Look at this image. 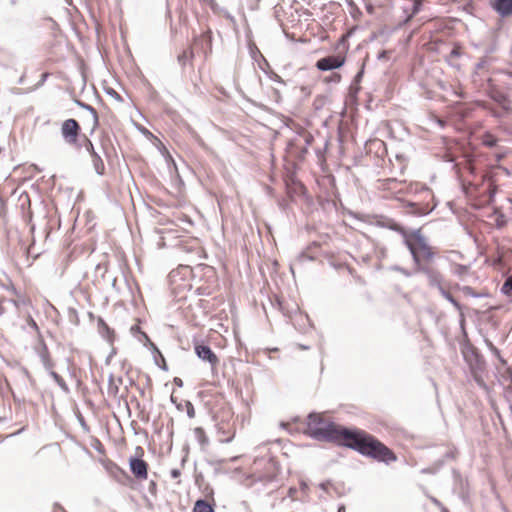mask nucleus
I'll return each instance as SVG.
<instances>
[{
    "mask_svg": "<svg viewBox=\"0 0 512 512\" xmlns=\"http://www.w3.org/2000/svg\"><path fill=\"white\" fill-rule=\"evenodd\" d=\"M307 433L316 440H343L344 446L378 461L390 463L397 459L391 449L366 431L339 427L317 413L309 414Z\"/></svg>",
    "mask_w": 512,
    "mask_h": 512,
    "instance_id": "f257e3e1",
    "label": "nucleus"
},
{
    "mask_svg": "<svg viewBox=\"0 0 512 512\" xmlns=\"http://www.w3.org/2000/svg\"><path fill=\"white\" fill-rule=\"evenodd\" d=\"M412 240L405 239L404 243L408 250L410 251V247L413 248L414 252L417 256H420V262L422 260L430 261L434 257V251L432 247L429 245L427 238L420 232V230H416L411 235Z\"/></svg>",
    "mask_w": 512,
    "mask_h": 512,
    "instance_id": "f03ea898",
    "label": "nucleus"
},
{
    "mask_svg": "<svg viewBox=\"0 0 512 512\" xmlns=\"http://www.w3.org/2000/svg\"><path fill=\"white\" fill-rule=\"evenodd\" d=\"M410 253L415 265V272H421L425 274L430 286L437 287L438 290H440V287H442V275L434 268L423 265L420 262V256L416 255L412 247H410Z\"/></svg>",
    "mask_w": 512,
    "mask_h": 512,
    "instance_id": "7ed1b4c3",
    "label": "nucleus"
},
{
    "mask_svg": "<svg viewBox=\"0 0 512 512\" xmlns=\"http://www.w3.org/2000/svg\"><path fill=\"white\" fill-rule=\"evenodd\" d=\"M81 127L75 119H67L61 125V135L66 144L77 146Z\"/></svg>",
    "mask_w": 512,
    "mask_h": 512,
    "instance_id": "20e7f679",
    "label": "nucleus"
},
{
    "mask_svg": "<svg viewBox=\"0 0 512 512\" xmlns=\"http://www.w3.org/2000/svg\"><path fill=\"white\" fill-rule=\"evenodd\" d=\"M195 354L202 361L208 362L212 369L219 364V358L208 345L196 344L194 347Z\"/></svg>",
    "mask_w": 512,
    "mask_h": 512,
    "instance_id": "39448f33",
    "label": "nucleus"
},
{
    "mask_svg": "<svg viewBox=\"0 0 512 512\" xmlns=\"http://www.w3.org/2000/svg\"><path fill=\"white\" fill-rule=\"evenodd\" d=\"M344 62V57L332 55L319 59L316 63V67L321 71H329L341 67Z\"/></svg>",
    "mask_w": 512,
    "mask_h": 512,
    "instance_id": "423d86ee",
    "label": "nucleus"
},
{
    "mask_svg": "<svg viewBox=\"0 0 512 512\" xmlns=\"http://www.w3.org/2000/svg\"><path fill=\"white\" fill-rule=\"evenodd\" d=\"M85 139V149L91 156L93 167L98 175H103L105 172V165L100 155L95 151L92 142L84 136Z\"/></svg>",
    "mask_w": 512,
    "mask_h": 512,
    "instance_id": "0eeeda50",
    "label": "nucleus"
},
{
    "mask_svg": "<svg viewBox=\"0 0 512 512\" xmlns=\"http://www.w3.org/2000/svg\"><path fill=\"white\" fill-rule=\"evenodd\" d=\"M130 470L138 480H146L148 476V465L140 458H131L129 461Z\"/></svg>",
    "mask_w": 512,
    "mask_h": 512,
    "instance_id": "6e6552de",
    "label": "nucleus"
},
{
    "mask_svg": "<svg viewBox=\"0 0 512 512\" xmlns=\"http://www.w3.org/2000/svg\"><path fill=\"white\" fill-rule=\"evenodd\" d=\"M493 7L502 17L512 14V0H496Z\"/></svg>",
    "mask_w": 512,
    "mask_h": 512,
    "instance_id": "1a4fd4ad",
    "label": "nucleus"
},
{
    "mask_svg": "<svg viewBox=\"0 0 512 512\" xmlns=\"http://www.w3.org/2000/svg\"><path fill=\"white\" fill-rule=\"evenodd\" d=\"M409 208V213L415 216H424L429 214L433 208L429 207V205H421L413 202H409L406 205Z\"/></svg>",
    "mask_w": 512,
    "mask_h": 512,
    "instance_id": "9d476101",
    "label": "nucleus"
},
{
    "mask_svg": "<svg viewBox=\"0 0 512 512\" xmlns=\"http://www.w3.org/2000/svg\"><path fill=\"white\" fill-rule=\"evenodd\" d=\"M492 99L500 104L505 111H512L510 107V100L508 96L501 91L495 90L494 93L491 94Z\"/></svg>",
    "mask_w": 512,
    "mask_h": 512,
    "instance_id": "9b49d317",
    "label": "nucleus"
},
{
    "mask_svg": "<svg viewBox=\"0 0 512 512\" xmlns=\"http://www.w3.org/2000/svg\"><path fill=\"white\" fill-rule=\"evenodd\" d=\"M193 512H214V510L208 502L200 499L196 501Z\"/></svg>",
    "mask_w": 512,
    "mask_h": 512,
    "instance_id": "f8f14e48",
    "label": "nucleus"
},
{
    "mask_svg": "<svg viewBox=\"0 0 512 512\" xmlns=\"http://www.w3.org/2000/svg\"><path fill=\"white\" fill-rule=\"evenodd\" d=\"M440 294L446 299L448 300L458 311H461L462 307L461 305L457 302V300L448 292L446 291L443 287H440V290H439Z\"/></svg>",
    "mask_w": 512,
    "mask_h": 512,
    "instance_id": "ddd939ff",
    "label": "nucleus"
},
{
    "mask_svg": "<svg viewBox=\"0 0 512 512\" xmlns=\"http://www.w3.org/2000/svg\"><path fill=\"white\" fill-rule=\"evenodd\" d=\"M50 376L54 379V381L58 384V386L65 392H69V387L64 381V379L55 371L50 372Z\"/></svg>",
    "mask_w": 512,
    "mask_h": 512,
    "instance_id": "4468645a",
    "label": "nucleus"
},
{
    "mask_svg": "<svg viewBox=\"0 0 512 512\" xmlns=\"http://www.w3.org/2000/svg\"><path fill=\"white\" fill-rule=\"evenodd\" d=\"M194 54L191 50H185L178 56V62L181 66H185L193 58Z\"/></svg>",
    "mask_w": 512,
    "mask_h": 512,
    "instance_id": "2eb2a0df",
    "label": "nucleus"
},
{
    "mask_svg": "<svg viewBox=\"0 0 512 512\" xmlns=\"http://www.w3.org/2000/svg\"><path fill=\"white\" fill-rule=\"evenodd\" d=\"M218 433L220 435L219 441L222 443H229L233 440L235 433L234 432H226L219 428Z\"/></svg>",
    "mask_w": 512,
    "mask_h": 512,
    "instance_id": "dca6fc26",
    "label": "nucleus"
},
{
    "mask_svg": "<svg viewBox=\"0 0 512 512\" xmlns=\"http://www.w3.org/2000/svg\"><path fill=\"white\" fill-rule=\"evenodd\" d=\"M501 291L503 294L507 296H512V276L508 277L504 284L501 287Z\"/></svg>",
    "mask_w": 512,
    "mask_h": 512,
    "instance_id": "f3484780",
    "label": "nucleus"
},
{
    "mask_svg": "<svg viewBox=\"0 0 512 512\" xmlns=\"http://www.w3.org/2000/svg\"><path fill=\"white\" fill-rule=\"evenodd\" d=\"M194 434L196 435L197 439L201 444H207L208 438L205 435V431L201 427H197L194 429Z\"/></svg>",
    "mask_w": 512,
    "mask_h": 512,
    "instance_id": "a211bd4d",
    "label": "nucleus"
},
{
    "mask_svg": "<svg viewBox=\"0 0 512 512\" xmlns=\"http://www.w3.org/2000/svg\"><path fill=\"white\" fill-rule=\"evenodd\" d=\"M118 390H119V388H118V385L114 381L113 375H110V377H109V387H108L109 394L116 396L117 393H118Z\"/></svg>",
    "mask_w": 512,
    "mask_h": 512,
    "instance_id": "6ab92c4d",
    "label": "nucleus"
},
{
    "mask_svg": "<svg viewBox=\"0 0 512 512\" xmlns=\"http://www.w3.org/2000/svg\"><path fill=\"white\" fill-rule=\"evenodd\" d=\"M483 144L487 147H494L497 144V139L491 134H486L483 138Z\"/></svg>",
    "mask_w": 512,
    "mask_h": 512,
    "instance_id": "aec40b11",
    "label": "nucleus"
},
{
    "mask_svg": "<svg viewBox=\"0 0 512 512\" xmlns=\"http://www.w3.org/2000/svg\"><path fill=\"white\" fill-rule=\"evenodd\" d=\"M486 344L488 346V348L490 349V351L502 362V363H505V361L502 359L501 355H500V351L499 349L493 345L492 342H490L489 340H486Z\"/></svg>",
    "mask_w": 512,
    "mask_h": 512,
    "instance_id": "412c9836",
    "label": "nucleus"
},
{
    "mask_svg": "<svg viewBox=\"0 0 512 512\" xmlns=\"http://www.w3.org/2000/svg\"><path fill=\"white\" fill-rule=\"evenodd\" d=\"M468 267L462 264H457L454 267L453 273L457 276H463L467 273Z\"/></svg>",
    "mask_w": 512,
    "mask_h": 512,
    "instance_id": "4be33fe9",
    "label": "nucleus"
},
{
    "mask_svg": "<svg viewBox=\"0 0 512 512\" xmlns=\"http://www.w3.org/2000/svg\"><path fill=\"white\" fill-rule=\"evenodd\" d=\"M82 106L91 112V114L93 116V123H94L93 128L97 127L98 126V115H97L96 110L87 104H83Z\"/></svg>",
    "mask_w": 512,
    "mask_h": 512,
    "instance_id": "5701e85b",
    "label": "nucleus"
},
{
    "mask_svg": "<svg viewBox=\"0 0 512 512\" xmlns=\"http://www.w3.org/2000/svg\"><path fill=\"white\" fill-rule=\"evenodd\" d=\"M98 326H99V331L104 335V333H107L106 337L109 338V334H110V328L108 327V325L102 320L100 319L99 322H98Z\"/></svg>",
    "mask_w": 512,
    "mask_h": 512,
    "instance_id": "b1692460",
    "label": "nucleus"
},
{
    "mask_svg": "<svg viewBox=\"0 0 512 512\" xmlns=\"http://www.w3.org/2000/svg\"><path fill=\"white\" fill-rule=\"evenodd\" d=\"M386 225L389 229H391L393 231L401 232L404 234L403 228L398 223L394 222L393 220H388V223Z\"/></svg>",
    "mask_w": 512,
    "mask_h": 512,
    "instance_id": "393cba45",
    "label": "nucleus"
},
{
    "mask_svg": "<svg viewBox=\"0 0 512 512\" xmlns=\"http://www.w3.org/2000/svg\"><path fill=\"white\" fill-rule=\"evenodd\" d=\"M186 407H187V415L189 418H194L195 417V410H194V406L191 402H187L186 404Z\"/></svg>",
    "mask_w": 512,
    "mask_h": 512,
    "instance_id": "a878e982",
    "label": "nucleus"
},
{
    "mask_svg": "<svg viewBox=\"0 0 512 512\" xmlns=\"http://www.w3.org/2000/svg\"><path fill=\"white\" fill-rule=\"evenodd\" d=\"M269 78L274 81V82H277V83H280V84H284V80L275 72H271L269 74Z\"/></svg>",
    "mask_w": 512,
    "mask_h": 512,
    "instance_id": "bb28decb",
    "label": "nucleus"
},
{
    "mask_svg": "<svg viewBox=\"0 0 512 512\" xmlns=\"http://www.w3.org/2000/svg\"><path fill=\"white\" fill-rule=\"evenodd\" d=\"M393 269H394L395 271H398V272L402 273V274H403V275H405L406 277H410V276L412 275V273H411V272H409V271H407L406 269L401 268V267H399V266H395Z\"/></svg>",
    "mask_w": 512,
    "mask_h": 512,
    "instance_id": "cd10ccee",
    "label": "nucleus"
},
{
    "mask_svg": "<svg viewBox=\"0 0 512 512\" xmlns=\"http://www.w3.org/2000/svg\"><path fill=\"white\" fill-rule=\"evenodd\" d=\"M170 475L173 479H177L181 475V471L179 469H172Z\"/></svg>",
    "mask_w": 512,
    "mask_h": 512,
    "instance_id": "c85d7f7f",
    "label": "nucleus"
},
{
    "mask_svg": "<svg viewBox=\"0 0 512 512\" xmlns=\"http://www.w3.org/2000/svg\"><path fill=\"white\" fill-rule=\"evenodd\" d=\"M463 291H464L466 294L471 295V296H473V297H478V296H479V295H477V294L473 293L472 288H471V287H469V286H465V287H463Z\"/></svg>",
    "mask_w": 512,
    "mask_h": 512,
    "instance_id": "c756f323",
    "label": "nucleus"
},
{
    "mask_svg": "<svg viewBox=\"0 0 512 512\" xmlns=\"http://www.w3.org/2000/svg\"><path fill=\"white\" fill-rule=\"evenodd\" d=\"M504 225H505L504 215L500 214L499 217L497 218V226L502 227Z\"/></svg>",
    "mask_w": 512,
    "mask_h": 512,
    "instance_id": "7c9ffc66",
    "label": "nucleus"
},
{
    "mask_svg": "<svg viewBox=\"0 0 512 512\" xmlns=\"http://www.w3.org/2000/svg\"><path fill=\"white\" fill-rule=\"evenodd\" d=\"M487 64V59L486 58H482L476 65V68L477 69H482L485 67V65Z\"/></svg>",
    "mask_w": 512,
    "mask_h": 512,
    "instance_id": "2f4dec72",
    "label": "nucleus"
},
{
    "mask_svg": "<svg viewBox=\"0 0 512 512\" xmlns=\"http://www.w3.org/2000/svg\"><path fill=\"white\" fill-rule=\"evenodd\" d=\"M28 324H29L33 329H35V330H37V329H38V326H37L36 322H35L31 317H29V319H28Z\"/></svg>",
    "mask_w": 512,
    "mask_h": 512,
    "instance_id": "473e14b6",
    "label": "nucleus"
},
{
    "mask_svg": "<svg viewBox=\"0 0 512 512\" xmlns=\"http://www.w3.org/2000/svg\"><path fill=\"white\" fill-rule=\"evenodd\" d=\"M459 55L460 53L457 48L452 49L450 52V57H458Z\"/></svg>",
    "mask_w": 512,
    "mask_h": 512,
    "instance_id": "72a5a7b5",
    "label": "nucleus"
},
{
    "mask_svg": "<svg viewBox=\"0 0 512 512\" xmlns=\"http://www.w3.org/2000/svg\"><path fill=\"white\" fill-rule=\"evenodd\" d=\"M174 383L179 387H182L183 385V381L178 377L174 378Z\"/></svg>",
    "mask_w": 512,
    "mask_h": 512,
    "instance_id": "f704fd0d",
    "label": "nucleus"
},
{
    "mask_svg": "<svg viewBox=\"0 0 512 512\" xmlns=\"http://www.w3.org/2000/svg\"><path fill=\"white\" fill-rule=\"evenodd\" d=\"M5 313V308L3 307V300H0V316Z\"/></svg>",
    "mask_w": 512,
    "mask_h": 512,
    "instance_id": "c9c22d12",
    "label": "nucleus"
},
{
    "mask_svg": "<svg viewBox=\"0 0 512 512\" xmlns=\"http://www.w3.org/2000/svg\"><path fill=\"white\" fill-rule=\"evenodd\" d=\"M328 484H329V482L321 483V484H320V488H321L322 490H327V486H328Z\"/></svg>",
    "mask_w": 512,
    "mask_h": 512,
    "instance_id": "e433bc0d",
    "label": "nucleus"
},
{
    "mask_svg": "<svg viewBox=\"0 0 512 512\" xmlns=\"http://www.w3.org/2000/svg\"><path fill=\"white\" fill-rule=\"evenodd\" d=\"M362 71H360L356 76H355V81H359L360 78L362 77Z\"/></svg>",
    "mask_w": 512,
    "mask_h": 512,
    "instance_id": "4c0bfd02",
    "label": "nucleus"
},
{
    "mask_svg": "<svg viewBox=\"0 0 512 512\" xmlns=\"http://www.w3.org/2000/svg\"><path fill=\"white\" fill-rule=\"evenodd\" d=\"M345 510H346V509H345V506H344V505H341V506H339V508H338V511H337V512H345Z\"/></svg>",
    "mask_w": 512,
    "mask_h": 512,
    "instance_id": "58836bf2",
    "label": "nucleus"
},
{
    "mask_svg": "<svg viewBox=\"0 0 512 512\" xmlns=\"http://www.w3.org/2000/svg\"><path fill=\"white\" fill-rule=\"evenodd\" d=\"M503 157H504L503 154L496 155L497 161H500Z\"/></svg>",
    "mask_w": 512,
    "mask_h": 512,
    "instance_id": "ea45409f",
    "label": "nucleus"
},
{
    "mask_svg": "<svg viewBox=\"0 0 512 512\" xmlns=\"http://www.w3.org/2000/svg\"><path fill=\"white\" fill-rule=\"evenodd\" d=\"M340 80V75L339 74H335V81L338 82Z\"/></svg>",
    "mask_w": 512,
    "mask_h": 512,
    "instance_id": "a19ab883",
    "label": "nucleus"
},
{
    "mask_svg": "<svg viewBox=\"0 0 512 512\" xmlns=\"http://www.w3.org/2000/svg\"><path fill=\"white\" fill-rule=\"evenodd\" d=\"M502 115L500 113L495 112V117H501Z\"/></svg>",
    "mask_w": 512,
    "mask_h": 512,
    "instance_id": "79ce46f5",
    "label": "nucleus"
},
{
    "mask_svg": "<svg viewBox=\"0 0 512 512\" xmlns=\"http://www.w3.org/2000/svg\"><path fill=\"white\" fill-rule=\"evenodd\" d=\"M302 488H303V489H306V488H307V484L303 483V484H302Z\"/></svg>",
    "mask_w": 512,
    "mask_h": 512,
    "instance_id": "37998d69",
    "label": "nucleus"
},
{
    "mask_svg": "<svg viewBox=\"0 0 512 512\" xmlns=\"http://www.w3.org/2000/svg\"><path fill=\"white\" fill-rule=\"evenodd\" d=\"M434 504L440 505V502L435 499Z\"/></svg>",
    "mask_w": 512,
    "mask_h": 512,
    "instance_id": "c03bdc74",
    "label": "nucleus"
},
{
    "mask_svg": "<svg viewBox=\"0 0 512 512\" xmlns=\"http://www.w3.org/2000/svg\"><path fill=\"white\" fill-rule=\"evenodd\" d=\"M442 512H448L446 508H442Z\"/></svg>",
    "mask_w": 512,
    "mask_h": 512,
    "instance_id": "a18cd8bd",
    "label": "nucleus"
},
{
    "mask_svg": "<svg viewBox=\"0 0 512 512\" xmlns=\"http://www.w3.org/2000/svg\"><path fill=\"white\" fill-rule=\"evenodd\" d=\"M510 201L512 202V199H510Z\"/></svg>",
    "mask_w": 512,
    "mask_h": 512,
    "instance_id": "49530a36",
    "label": "nucleus"
}]
</instances>
